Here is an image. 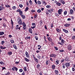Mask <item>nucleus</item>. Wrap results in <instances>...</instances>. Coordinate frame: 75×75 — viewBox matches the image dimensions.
I'll use <instances>...</instances> for the list:
<instances>
[{
	"label": "nucleus",
	"mask_w": 75,
	"mask_h": 75,
	"mask_svg": "<svg viewBox=\"0 0 75 75\" xmlns=\"http://www.w3.org/2000/svg\"><path fill=\"white\" fill-rule=\"evenodd\" d=\"M17 21L18 24H20V25H22L23 23H22V20H21V18H18L17 20Z\"/></svg>",
	"instance_id": "1"
},
{
	"label": "nucleus",
	"mask_w": 75,
	"mask_h": 75,
	"mask_svg": "<svg viewBox=\"0 0 75 75\" xmlns=\"http://www.w3.org/2000/svg\"><path fill=\"white\" fill-rule=\"evenodd\" d=\"M67 48L68 50L70 51L72 50V46L70 45H67Z\"/></svg>",
	"instance_id": "2"
},
{
	"label": "nucleus",
	"mask_w": 75,
	"mask_h": 75,
	"mask_svg": "<svg viewBox=\"0 0 75 75\" xmlns=\"http://www.w3.org/2000/svg\"><path fill=\"white\" fill-rule=\"evenodd\" d=\"M54 3L56 4V5L58 6H60L61 5V4L60 3L58 2L57 1L55 0L54 1Z\"/></svg>",
	"instance_id": "3"
},
{
	"label": "nucleus",
	"mask_w": 75,
	"mask_h": 75,
	"mask_svg": "<svg viewBox=\"0 0 75 75\" xmlns=\"http://www.w3.org/2000/svg\"><path fill=\"white\" fill-rule=\"evenodd\" d=\"M16 11L17 12H18L19 13V14L20 15V16H21V15H23V11H21L20 9H18L17 11Z\"/></svg>",
	"instance_id": "4"
},
{
	"label": "nucleus",
	"mask_w": 75,
	"mask_h": 75,
	"mask_svg": "<svg viewBox=\"0 0 75 75\" xmlns=\"http://www.w3.org/2000/svg\"><path fill=\"white\" fill-rule=\"evenodd\" d=\"M23 28L24 30H25L26 28V25H25V23H24V22H23Z\"/></svg>",
	"instance_id": "5"
},
{
	"label": "nucleus",
	"mask_w": 75,
	"mask_h": 75,
	"mask_svg": "<svg viewBox=\"0 0 75 75\" xmlns=\"http://www.w3.org/2000/svg\"><path fill=\"white\" fill-rule=\"evenodd\" d=\"M62 9H60L58 11V13L60 15V14H62Z\"/></svg>",
	"instance_id": "6"
},
{
	"label": "nucleus",
	"mask_w": 75,
	"mask_h": 75,
	"mask_svg": "<svg viewBox=\"0 0 75 75\" xmlns=\"http://www.w3.org/2000/svg\"><path fill=\"white\" fill-rule=\"evenodd\" d=\"M25 55L27 58L30 57V55H29V54H28V52H27L26 51V52L25 53Z\"/></svg>",
	"instance_id": "7"
},
{
	"label": "nucleus",
	"mask_w": 75,
	"mask_h": 75,
	"mask_svg": "<svg viewBox=\"0 0 75 75\" xmlns=\"http://www.w3.org/2000/svg\"><path fill=\"white\" fill-rule=\"evenodd\" d=\"M65 65H66L67 68H68L70 66V64L69 63H66L65 64Z\"/></svg>",
	"instance_id": "8"
},
{
	"label": "nucleus",
	"mask_w": 75,
	"mask_h": 75,
	"mask_svg": "<svg viewBox=\"0 0 75 75\" xmlns=\"http://www.w3.org/2000/svg\"><path fill=\"white\" fill-rule=\"evenodd\" d=\"M56 56L57 55L55 54H51L50 55V57H54L55 58Z\"/></svg>",
	"instance_id": "9"
},
{
	"label": "nucleus",
	"mask_w": 75,
	"mask_h": 75,
	"mask_svg": "<svg viewBox=\"0 0 75 75\" xmlns=\"http://www.w3.org/2000/svg\"><path fill=\"white\" fill-rule=\"evenodd\" d=\"M24 58L25 61H26V62H29V61H30V60L28 59L26 57H24Z\"/></svg>",
	"instance_id": "10"
},
{
	"label": "nucleus",
	"mask_w": 75,
	"mask_h": 75,
	"mask_svg": "<svg viewBox=\"0 0 75 75\" xmlns=\"http://www.w3.org/2000/svg\"><path fill=\"white\" fill-rule=\"evenodd\" d=\"M73 13H74V11L72 9H70V10L69 14H72Z\"/></svg>",
	"instance_id": "11"
},
{
	"label": "nucleus",
	"mask_w": 75,
	"mask_h": 75,
	"mask_svg": "<svg viewBox=\"0 0 75 75\" xmlns=\"http://www.w3.org/2000/svg\"><path fill=\"white\" fill-rule=\"evenodd\" d=\"M64 27H69L70 25V24L66 23L64 25Z\"/></svg>",
	"instance_id": "12"
},
{
	"label": "nucleus",
	"mask_w": 75,
	"mask_h": 75,
	"mask_svg": "<svg viewBox=\"0 0 75 75\" xmlns=\"http://www.w3.org/2000/svg\"><path fill=\"white\" fill-rule=\"evenodd\" d=\"M63 31L66 33H68V30H66L65 29H63Z\"/></svg>",
	"instance_id": "13"
},
{
	"label": "nucleus",
	"mask_w": 75,
	"mask_h": 75,
	"mask_svg": "<svg viewBox=\"0 0 75 75\" xmlns=\"http://www.w3.org/2000/svg\"><path fill=\"white\" fill-rule=\"evenodd\" d=\"M4 7H3L1 6H0V11H1L2 10L4 9Z\"/></svg>",
	"instance_id": "14"
},
{
	"label": "nucleus",
	"mask_w": 75,
	"mask_h": 75,
	"mask_svg": "<svg viewBox=\"0 0 75 75\" xmlns=\"http://www.w3.org/2000/svg\"><path fill=\"white\" fill-rule=\"evenodd\" d=\"M18 25H17L16 27V28L17 30H18V29H19V30H20V28H21V27H19L18 28Z\"/></svg>",
	"instance_id": "15"
},
{
	"label": "nucleus",
	"mask_w": 75,
	"mask_h": 75,
	"mask_svg": "<svg viewBox=\"0 0 75 75\" xmlns=\"http://www.w3.org/2000/svg\"><path fill=\"white\" fill-rule=\"evenodd\" d=\"M34 60L35 61V62L36 63H38V59L35 58V59H34Z\"/></svg>",
	"instance_id": "16"
},
{
	"label": "nucleus",
	"mask_w": 75,
	"mask_h": 75,
	"mask_svg": "<svg viewBox=\"0 0 75 75\" xmlns=\"http://www.w3.org/2000/svg\"><path fill=\"white\" fill-rule=\"evenodd\" d=\"M13 47L15 50H17V46L16 45H13Z\"/></svg>",
	"instance_id": "17"
},
{
	"label": "nucleus",
	"mask_w": 75,
	"mask_h": 75,
	"mask_svg": "<svg viewBox=\"0 0 75 75\" xmlns=\"http://www.w3.org/2000/svg\"><path fill=\"white\" fill-rule=\"evenodd\" d=\"M21 16V17H22L23 19H25V15H22Z\"/></svg>",
	"instance_id": "18"
},
{
	"label": "nucleus",
	"mask_w": 75,
	"mask_h": 75,
	"mask_svg": "<svg viewBox=\"0 0 75 75\" xmlns=\"http://www.w3.org/2000/svg\"><path fill=\"white\" fill-rule=\"evenodd\" d=\"M47 39L48 40V41H49L50 42H51L52 41V40L51 38H48Z\"/></svg>",
	"instance_id": "19"
},
{
	"label": "nucleus",
	"mask_w": 75,
	"mask_h": 75,
	"mask_svg": "<svg viewBox=\"0 0 75 75\" xmlns=\"http://www.w3.org/2000/svg\"><path fill=\"white\" fill-rule=\"evenodd\" d=\"M3 34H4V32H0V35H2Z\"/></svg>",
	"instance_id": "20"
},
{
	"label": "nucleus",
	"mask_w": 75,
	"mask_h": 75,
	"mask_svg": "<svg viewBox=\"0 0 75 75\" xmlns=\"http://www.w3.org/2000/svg\"><path fill=\"white\" fill-rule=\"evenodd\" d=\"M60 2H61L62 4H65V1H64V0H61Z\"/></svg>",
	"instance_id": "21"
},
{
	"label": "nucleus",
	"mask_w": 75,
	"mask_h": 75,
	"mask_svg": "<svg viewBox=\"0 0 75 75\" xmlns=\"http://www.w3.org/2000/svg\"><path fill=\"white\" fill-rule=\"evenodd\" d=\"M29 31L30 33L32 34V30H31V28H29Z\"/></svg>",
	"instance_id": "22"
},
{
	"label": "nucleus",
	"mask_w": 75,
	"mask_h": 75,
	"mask_svg": "<svg viewBox=\"0 0 75 75\" xmlns=\"http://www.w3.org/2000/svg\"><path fill=\"white\" fill-rule=\"evenodd\" d=\"M55 72L56 75H58V71L55 70Z\"/></svg>",
	"instance_id": "23"
},
{
	"label": "nucleus",
	"mask_w": 75,
	"mask_h": 75,
	"mask_svg": "<svg viewBox=\"0 0 75 75\" xmlns=\"http://www.w3.org/2000/svg\"><path fill=\"white\" fill-rule=\"evenodd\" d=\"M59 64V60H57L56 61V65H58Z\"/></svg>",
	"instance_id": "24"
},
{
	"label": "nucleus",
	"mask_w": 75,
	"mask_h": 75,
	"mask_svg": "<svg viewBox=\"0 0 75 75\" xmlns=\"http://www.w3.org/2000/svg\"><path fill=\"white\" fill-rule=\"evenodd\" d=\"M37 3L38 4L40 5L41 4V2L40 1H38L37 2Z\"/></svg>",
	"instance_id": "25"
},
{
	"label": "nucleus",
	"mask_w": 75,
	"mask_h": 75,
	"mask_svg": "<svg viewBox=\"0 0 75 75\" xmlns=\"http://www.w3.org/2000/svg\"><path fill=\"white\" fill-rule=\"evenodd\" d=\"M55 65H53L52 66V68L53 69H55Z\"/></svg>",
	"instance_id": "26"
},
{
	"label": "nucleus",
	"mask_w": 75,
	"mask_h": 75,
	"mask_svg": "<svg viewBox=\"0 0 75 75\" xmlns=\"http://www.w3.org/2000/svg\"><path fill=\"white\" fill-rule=\"evenodd\" d=\"M42 3V4H44V5H46V4H47V3H46V2H45V1H43Z\"/></svg>",
	"instance_id": "27"
},
{
	"label": "nucleus",
	"mask_w": 75,
	"mask_h": 75,
	"mask_svg": "<svg viewBox=\"0 0 75 75\" xmlns=\"http://www.w3.org/2000/svg\"><path fill=\"white\" fill-rule=\"evenodd\" d=\"M30 38H31V37H30V36H29V37L27 36L25 37V39L26 40H27V39H30Z\"/></svg>",
	"instance_id": "28"
},
{
	"label": "nucleus",
	"mask_w": 75,
	"mask_h": 75,
	"mask_svg": "<svg viewBox=\"0 0 75 75\" xmlns=\"http://www.w3.org/2000/svg\"><path fill=\"white\" fill-rule=\"evenodd\" d=\"M13 68H14L15 69L16 71H17V70H18V69L16 67H13Z\"/></svg>",
	"instance_id": "29"
},
{
	"label": "nucleus",
	"mask_w": 75,
	"mask_h": 75,
	"mask_svg": "<svg viewBox=\"0 0 75 75\" xmlns=\"http://www.w3.org/2000/svg\"><path fill=\"white\" fill-rule=\"evenodd\" d=\"M47 8H51V6L50 5H47L46 6Z\"/></svg>",
	"instance_id": "30"
},
{
	"label": "nucleus",
	"mask_w": 75,
	"mask_h": 75,
	"mask_svg": "<svg viewBox=\"0 0 75 75\" xmlns=\"http://www.w3.org/2000/svg\"><path fill=\"white\" fill-rule=\"evenodd\" d=\"M69 59L68 57L66 58L65 59V61H69Z\"/></svg>",
	"instance_id": "31"
},
{
	"label": "nucleus",
	"mask_w": 75,
	"mask_h": 75,
	"mask_svg": "<svg viewBox=\"0 0 75 75\" xmlns=\"http://www.w3.org/2000/svg\"><path fill=\"white\" fill-rule=\"evenodd\" d=\"M67 11H65L64 12V14L65 15H67Z\"/></svg>",
	"instance_id": "32"
},
{
	"label": "nucleus",
	"mask_w": 75,
	"mask_h": 75,
	"mask_svg": "<svg viewBox=\"0 0 75 75\" xmlns=\"http://www.w3.org/2000/svg\"><path fill=\"white\" fill-rule=\"evenodd\" d=\"M56 31L57 32H58V33H59V32H60V30L58 28L56 29Z\"/></svg>",
	"instance_id": "33"
},
{
	"label": "nucleus",
	"mask_w": 75,
	"mask_h": 75,
	"mask_svg": "<svg viewBox=\"0 0 75 75\" xmlns=\"http://www.w3.org/2000/svg\"><path fill=\"white\" fill-rule=\"evenodd\" d=\"M40 25H41L42 24V21H40Z\"/></svg>",
	"instance_id": "34"
},
{
	"label": "nucleus",
	"mask_w": 75,
	"mask_h": 75,
	"mask_svg": "<svg viewBox=\"0 0 75 75\" xmlns=\"http://www.w3.org/2000/svg\"><path fill=\"white\" fill-rule=\"evenodd\" d=\"M19 6L21 7V8L23 7V5L21 4H20L19 5Z\"/></svg>",
	"instance_id": "35"
},
{
	"label": "nucleus",
	"mask_w": 75,
	"mask_h": 75,
	"mask_svg": "<svg viewBox=\"0 0 75 75\" xmlns=\"http://www.w3.org/2000/svg\"><path fill=\"white\" fill-rule=\"evenodd\" d=\"M41 9H38L37 10V12H38V13H41Z\"/></svg>",
	"instance_id": "36"
},
{
	"label": "nucleus",
	"mask_w": 75,
	"mask_h": 75,
	"mask_svg": "<svg viewBox=\"0 0 75 75\" xmlns=\"http://www.w3.org/2000/svg\"><path fill=\"white\" fill-rule=\"evenodd\" d=\"M29 2L30 4H31V5H32V1H31V0H30Z\"/></svg>",
	"instance_id": "37"
},
{
	"label": "nucleus",
	"mask_w": 75,
	"mask_h": 75,
	"mask_svg": "<svg viewBox=\"0 0 75 75\" xmlns=\"http://www.w3.org/2000/svg\"><path fill=\"white\" fill-rule=\"evenodd\" d=\"M61 42L62 44H64V40H63V39H62L61 40Z\"/></svg>",
	"instance_id": "38"
},
{
	"label": "nucleus",
	"mask_w": 75,
	"mask_h": 75,
	"mask_svg": "<svg viewBox=\"0 0 75 75\" xmlns=\"http://www.w3.org/2000/svg\"><path fill=\"white\" fill-rule=\"evenodd\" d=\"M11 43H12V44H13V43H14V40H11Z\"/></svg>",
	"instance_id": "39"
},
{
	"label": "nucleus",
	"mask_w": 75,
	"mask_h": 75,
	"mask_svg": "<svg viewBox=\"0 0 75 75\" xmlns=\"http://www.w3.org/2000/svg\"><path fill=\"white\" fill-rule=\"evenodd\" d=\"M8 54H9V55H11V54H12V52H8Z\"/></svg>",
	"instance_id": "40"
},
{
	"label": "nucleus",
	"mask_w": 75,
	"mask_h": 75,
	"mask_svg": "<svg viewBox=\"0 0 75 75\" xmlns=\"http://www.w3.org/2000/svg\"><path fill=\"white\" fill-rule=\"evenodd\" d=\"M23 70L22 69H19V72H22L23 71Z\"/></svg>",
	"instance_id": "41"
},
{
	"label": "nucleus",
	"mask_w": 75,
	"mask_h": 75,
	"mask_svg": "<svg viewBox=\"0 0 75 75\" xmlns=\"http://www.w3.org/2000/svg\"><path fill=\"white\" fill-rule=\"evenodd\" d=\"M28 10V7H27L26 8H25V11H27V10Z\"/></svg>",
	"instance_id": "42"
},
{
	"label": "nucleus",
	"mask_w": 75,
	"mask_h": 75,
	"mask_svg": "<svg viewBox=\"0 0 75 75\" xmlns=\"http://www.w3.org/2000/svg\"><path fill=\"white\" fill-rule=\"evenodd\" d=\"M62 66H62L63 68L64 69V68H65V64H63Z\"/></svg>",
	"instance_id": "43"
},
{
	"label": "nucleus",
	"mask_w": 75,
	"mask_h": 75,
	"mask_svg": "<svg viewBox=\"0 0 75 75\" xmlns=\"http://www.w3.org/2000/svg\"><path fill=\"white\" fill-rule=\"evenodd\" d=\"M26 68H27V67H24V70L25 71H27Z\"/></svg>",
	"instance_id": "44"
},
{
	"label": "nucleus",
	"mask_w": 75,
	"mask_h": 75,
	"mask_svg": "<svg viewBox=\"0 0 75 75\" xmlns=\"http://www.w3.org/2000/svg\"><path fill=\"white\" fill-rule=\"evenodd\" d=\"M37 58H38V59H40V58H41V56H40V55H39L37 56Z\"/></svg>",
	"instance_id": "45"
},
{
	"label": "nucleus",
	"mask_w": 75,
	"mask_h": 75,
	"mask_svg": "<svg viewBox=\"0 0 75 75\" xmlns=\"http://www.w3.org/2000/svg\"><path fill=\"white\" fill-rule=\"evenodd\" d=\"M46 65H48V60L46 61Z\"/></svg>",
	"instance_id": "46"
},
{
	"label": "nucleus",
	"mask_w": 75,
	"mask_h": 75,
	"mask_svg": "<svg viewBox=\"0 0 75 75\" xmlns=\"http://www.w3.org/2000/svg\"><path fill=\"white\" fill-rule=\"evenodd\" d=\"M55 16H57V17H59V15H58V14L57 13H55Z\"/></svg>",
	"instance_id": "47"
},
{
	"label": "nucleus",
	"mask_w": 75,
	"mask_h": 75,
	"mask_svg": "<svg viewBox=\"0 0 75 75\" xmlns=\"http://www.w3.org/2000/svg\"><path fill=\"white\" fill-rule=\"evenodd\" d=\"M5 6L6 7H8V8L10 7V5H6Z\"/></svg>",
	"instance_id": "48"
},
{
	"label": "nucleus",
	"mask_w": 75,
	"mask_h": 75,
	"mask_svg": "<svg viewBox=\"0 0 75 75\" xmlns=\"http://www.w3.org/2000/svg\"><path fill=\"white\" fill-rule=\"evenodd\" d=\"M0 64L1 65H4V63L3 62H0Z\"/></svg>",
	"instance_id": "49"
},
{
	"label": "nucleus",
	"mask_w": 75,
	"mask_h": 75,
	"mask_svg": "<svg viewBox=\"0 0 75 75\" xmlns=\"http://www.w3.org/2000/svg\"><path fill=\"white\" fill-rule=\"evenodd\" d=\"M12 8H13V10H15V9H16V6H13L12 7Z\"/></svg>",
	"instance_id": "50"
},
{
	"label": "nucleus",
	"mask_w": 75,
	"mask_h": 75,
	"mask_svg": "<svg viewBox=\"0 0 75 75\" xmlns=\"http://www.w3.org/2000/svg\"><path fill=\"white\" fill-rule=\"evenodd\" d=\"M38 47H38V49L40 50V49H41V47L40 46V45H38Z\"/></svg>",
	"instance_id": "51"
},
{
	"label": "nucleus",
	"mask_w": 75,
	"mask_h": 75,
	"mask_svg": "<svg viewBox=\"0 0 75 75\" xmlns=\"http://www.w3.org/2000/svg\"><path fill=\"white\" fill-rule=\"evenodd\" d=\"M40 65L39 64L37 65V68H40Z\"/></svg>",
	"instance_id": "52"
},
{
	"label": "nucleus",
	"mask_w": 75,
	"mask_h": 75,
	"mask_svg": "<svg viewBox=\"0 0 75 75\" xmlns=\"http://www.w3.org/2000/svg\"><path fill=\"white\" fill-rule=\"evenodd\" d=\"M60 52H64V50H59Z\"/></svg>",
	"instance_id": "53"
},
{
	"label": "nucleus",
	"mask_w": 75,
	"mask_h": 75,
	"mask_svg": "<svg viewBox=\"0 0 75 75\" xmlns=\"http://www.w3.org/2000/svg\"><path fill=\"white\" fill-rule=\"evenodd\" d=\"M3 26H4V27H6V25L5 23H3Z\"/></svg>",
	"instance_id": "54"
},
{
	"label": "nucleus",
	"mask_w": 75,
	"mask_h": 75,
	"mask_svg": "<svg viewBox=\"0 0 75 75\" xmlns=\"http://www.w3.org/2000/svg\"><path fill=\"white\" fill-rule=\"evenodd\" d=\"M11 24L12 25H13L14 23H13V21L12 19H11Z\"/></svg>",
	"instance_id": "55"
},
{
	"label": "nucleus",
	"mask_w": 75,
	"mask_h": 75,
	"mask_svg": "<svg viewBox=\"0 0 75 75\" xmlns=\"http://www.w3.org/2000/svg\"><path fill=\"white\" fill-rule=\"evenodd\" d=\"M72 38V40H75V36H73Z\"/></svg>",
	"instance_id": "56"
},
{
	"label": "nucleus",
	"mask_w": 75,
	"mask_h": 75,
	"mask_svg": "<svg viewBox=\"0 0 75 75\" xmlns=\"http://www.w3.org/2000/svg\"><path fill=\"white\" fill-rule=\"evenodd\" d=\"M32 26H35V23H32Z\"/></svg>",
	"instance_id": "57"
},
{
	"label": "nucleus",
	"mask_w": 75,
	"mask_h": 75,
	"mask_svg": "<svg viewBox=\"0 0 75 75\" xmlns=\"http://www.w3.org/2000/svg\"><path fill=\"white\" fill-rule=\"evenodd\" d=\"M10 72L8 71V73H7L6 74V75H10Z\"/></svg>",
	"instance_id": "58"
},
{
	"label": "nucleus",
	"mask_w": 75,
	"mask_h": 75,
	"mask_svg": "<svg viewBox=\"0 0 75 75\" xmlns=\"http://www.w3.org/2000/svg\"><path fill=\"white\" fill-rule=\"evenodd\" d=\"M22 75H25V72L23 71V73L22 74Z\"/></svg>",
	"instance_id": "59"
},
{
	"label": "nucleus",
	"mask_w": 75,
	"mask_h": 75,
	"mask_svg": "<svg viewBox=\"0 0 75 75\" xmlns=\"http://www.w3.org/2000/svg\"><path fill=\"white\" fill-rule=\"evenodd\" d=\"M64 61V59H63L61 60V62H63Z\"/></svg>",
	"instance_id": "60"
},
{
	"label": "nucleus",
	"mask_w": 75,
	"mask_h": 75,
	"mask_svg": "<svg viewBox=\"0 0 75 75\" xmlns=\"http://www.w3.org/2000/svg\"><path fill=\"white\" fill-rule=\"evenodd\" d=\"M35 38L36 39V40H38V37H37V36H35Z\"/></svg>",
	"instance_id": "61"
},
{
	"label": "nucleus",
	"mask_w": 75,
	"mask_h": 75,
	"mask_svg": "<svg viewBox=\"0 0 75 75\" xmlns=\"http://www.w3.org/2000/svg\"><path fill=\"white\" fill-rule=\"evenodd\" d=\"M54 48L55 50H58V48L57 47H54Z\"/></svg>",
	"instance_id": "62"
},
{
	"label": "nucleus",
	"mask_w": 75,
	"mask_h": 75,
	"mask_svg": "<svg viewBox=\"0 0 75 75\" xmlns=\"http://www.w3.org/2000/svg\"><path fill=\"white\" fill-rule=\"evenodd\" d=\"M1 43V44H2V45H3V44H4V41H2Z\"/></svg>",
	"instance_id": "63"
},
{
	"label": "nucleus",
	"mask_w": 75,
	"mask_h": 75,
	"mask_svg": "<svg viewBox=\"0 0 75 75\" xmlns=\"http://www.w3.org/2000/svg\"><path fill=\"white\" fill-rule=\"evenodd\" d=\"M72 71H75V68H72Z\"/></svg>",
	"instance_id": "64"
}]
</instances>
